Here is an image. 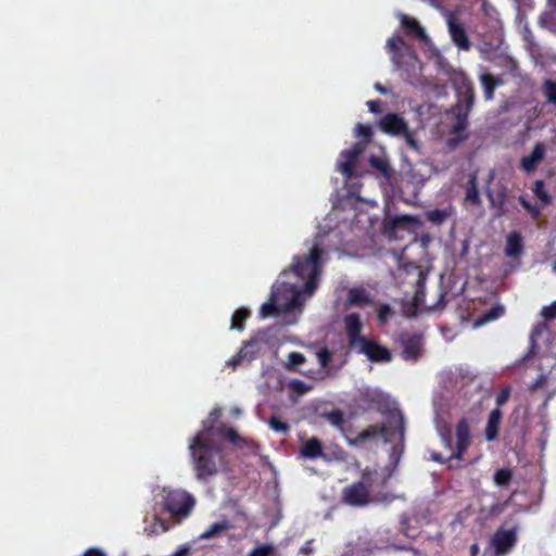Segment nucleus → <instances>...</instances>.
<instances>
[{"instance_id": "1", "label": "nucleus", "mask_w": 556, "mask_h": 556, "mask_svg": "<svg viewBox=\"0 0 556 556\" xmlns=\"http://www.w3.org/2000/svg\"><path fill=\"white\" fill-rule=\"evenodd\" d=\"M325 250L319 243H314L308 253L303 256H294L290 271L303 280V288L293 287L292 298L286 305L287 309L301 307L306 298L313 295L318 286L321 274V256Z\"/></svg>"}, {"instance_id": "2", "label": "nucleus", "mask_w": 556, "mask_h": 556, "mask_svg": "<svg viewBox=\"0 0 556 556\" xmlns=\"http://www.w3.org/2000/svg\"><path fill=\"white\" fill-rule=\"evenodd\" d=\"M212 429V424L204 425L203 429L192 438L189 444L195 477L204 482L216 476L220 466L224 465L223 448L210 439Z\"/></svg>"}, {"instance_id": "3", "label": "nucleus", "mask_w": 556, "mask_h": 556, "mask_svg": "<svg viewBox=\"0 0 556 556\" xmlns=\"http://www.w3.org/2000/svg\"><path fill=\"white\" fill-rule=\"evenodd\" d=\"M380 479L377 470L366 468L363 470L361 480L345 486L341 493V500L344 504L352 507H364L371 502L370 491Z\"/></svg>"}, {"instance_id": "4", "label": "nucleus", "mask_w": 556, "mask_h": 556, "mask_svg": "<svg viewBox=\"0 0 556 556\" xmlns=\"http://www.w3.org/2000/svg\"><path fill=\"white\" fill-rule=\"evenodd\" d=\"M195 505L194 497L184 490H163L161 506L177 521L190 516Z\"/></svg>"}, {"instance_id": "5", "label": "nucleus", "mask_w": 556, "mask_h": 556, "mask_svg": "<svg viewBox=\"0 0 556 556\" xmlns=\"http://www.w3.org/2000/svg\"><path fill=\"white\" fill-rule=\"evenodd\" d=\"M456 444L450 457L445 458L441 453H431V459L439 464H447L453 460H463L471 445L470 426L466 417L460 418L455 427Z\"/></svg>"}, {"instance_id": "6", "label": "nucleus", "mask_w": 556, "mask_h": 556, "mask_svg": "<svg viewBox=\"0 0 556 556\" xmlns=\"http://www.w3.org/2000/svg\"><path fill=\"white\" fill-rule=\"evenodd\" d=\"M390 422L394 425L393 430H389V428L383 424L372 425L361 431L356 437V441L365 442L377 435H381L386 442H391L395 432L399 433L400 439H403L405 432V419L403 414L400 410L392 413L390 416Z\"/></svg>"}, {"instance_id": "7", "label": "nucleus", "mask_w": 556, "mask_h": 556, "mask_svg": "<svg viewBox=\"0 0 556 556\" xmlns=\"http://www.w3.org/2000/svg\"><path fill=\"white\" fill-rule=\"evenodd\" d=\"M387 49L391 54V60L397 70H407L406 65L418 61L414 50L406 46L401 36H392L387 41Z\"/></svg>"}, {"instance_id": "8", "label": "nucleus", "mask_w": 556, "mask_h": 556, "mask_svg": "<svg viewBox=\"0 0 556 556\" xmlns=\"http://www.w3.org/2000/svg\"><path fill=\"white\" fill-rule=\"evenodd\" d=\"M453 113L455 122L450 130L451 137L447 140V146L451 149L457 148L468 138L467 127L470 112L453 106Z\"/></svg>"}, {"instance_id": "9", "label": "nucleus", "mask_w": 556, "mask_h": 556, "mask_svg": "<svg viewBox=\"0 0 556 556\" xmlns=\"http://www.w3.org/2000/svg\"><path fill=\"white\" fill-rule=\"evenodd\" d=\"M485 194L489 199L490 205L496 211V216L502 217L507 213L506 203L509 195L508 187L498 181L494 188L486 187Z\"/></svg>"}, {"instance_id": "10", "label": "nucleus", "mask_w": 556, "mask_h": 556, "mask_svg": "<svg viewBox=\"0 0 556 556\" xmlns=\"http://www.w3.org/2000/svg\"><path fill=\"white\" fill-rule=\"evenodd\" d=\"M358 353L364 354L371 362L388 363L392 359L391 352L376 341L364 339L356 348Z\"/></svg>"}, {"instance_id": "11", "label": "nucleus", "mask_w": 556, "mask_h": 556, "mask_svg": "<svg viewBox=\"0 0 556 556\" xmlns=\"http://www.w3.org/2000/svg\"><path fill=\"white\" fill-rule=\"evenodd\" d=\"M364 151L363 143H355L351 149L343 150L340 153V159L338 162V168L346 178L352 177L358 156Z\"/></svg>"}, {"instance_id": "12", "label": "nucleus", "mask_w": 556, "mask_h": 556, "mask_svg": "<svg viewBox=\"0 0 556 556\" xmlns=\"http://www.w3.org/2000/svg\"><path fill=\"white\" fill-rule=\"evenodd\" d=\"M268 331L269 329H260L248 341L243 342L239 351L248 363L252 362L257 356L262 344L268 343Z\"/></svg>"}, {"instance_id": "13", "label": "nucleus", "mask_w": 556, "mask_h": 556, "mask_svg": "<svg viewBox=\"0 0 556 556\" xmlns=\"http://www.w3.org/2000/svg\"><path fill=\"white\" fill-rule=\"evenodd\" d=\"M378 126L384 134L391 136H401L408 128L405 119L396 113H387L381 117Z\"/></svg>"}, {"instance_id": "14", "label": "nucleus", "mask_w": 556, "mask_h": 556, "mask_svg": "<svg viewBox=\"0 0 556 556\" xmlns=\"http://www.w3.org/2000/svg\"><path fill=\"white\" fill-rule=\"evenodd\" d=\"M344 325L346 330V336L349 339V346L351 349H356L358 343H361L366 337L361 334L363 324L361 317L356 313L348 314L344 317Z\"/></svg>"}, {"instance_id": "15", "label": "nucleus", "mask_w": 556, "mask_h": 556, "mask_svg": "<svg viewBox=\"0 0 556 556\" xmlns=\"http://www.w3.org/2000/svg\"><path fill=\"white\" fill-rule=\"evenodd\" d=\"M546 154V147L543 142H536L530 152L520 160V168L527 174L533 173L539 164L544 160Z\"/></svg>"}, {"instance_id": "16", "label": "nucleus", "mask_w": 556, "mask_h": 556, "mask_svg": "<svg viewBox=\"0 0 556 556\" xmlns=\"http://www.w3.org/2000/svg\"><path fill=\"white\" fill-rule=\"evenodd\" d=\"M401 342L403 345V357L405 359L416 361L420 356L422 346L421 334H401Z\"/></svg>"}, {"instance_id": "17", "label": "nucleus", "mask_w": 556, "mask_h": 556, "mask_svg": "<svg viewBox=\"0 0 556 556\" xmlns=\"http://www.w3.org/2000/svg\"><path fill=\"white\" fill-rule=\"evenodd\" d=\"M517 536L514 530H497L492 536V544L497 554L507 553L516 543Z\"/></svg>"}, {"instance_id": "18", "label": "nucleus", "mask_w": 556, "mask_h": 556, "mask_svg": "<svg viewBox=\"0 0 556 556\" xmlns=\"http://www.w3.org/2000/svg\"><path fill=\"white\" fill-rule=\"evenodd\" d=\"M458 103L455 108L470 112L475 103V88L470 80L464 79L456 88Z\"/></svg>"}, {"instance_id": "19", "label": "nucleus", "mask_w": 556, "mask_h": 556, "mask_svg": "<svg viewBox=\"0 0 556 556\" xmlns=\"http://www.w3.org/2000/svg\"><path fill=\"white\" fill-rule=\"evenodd\" d=\"M448 31L454 45L464 51H469L471 48L470 40L467 36L466 29L463 24L456 23L453 20L448 21Z\"/></svg>"}, {"instance_id": "20", "label": "nucleus", "mask_w": 556, "mask_h": 556, "mask_svg": "<svg viewBox=\"0 0 556 556\" xmlns=\"http://www.w3.org/2000/svg\"><path fill=\"white\" fill-rule=\"evenodd\" d=\"M400 22L406 35L417 38L420 41L428 40L426 30L416 18L406 14H401Z\"/></svg>"}, {"instance_id": "21", "label": "nucleus", "mask_w": 556, "mask_h": 556, "mask_svg": "<svg viewBox=\"0 0 556 556\" xmlns=\"http://www.w3.org/2000/svg\"><path fill=\"white\" fill-rule=\"evenodd\" d=\"M418 223L417 218L410 215L395 216L384 220V230L389 236H395L399 229H407Z\"/></svg>"}, {"instance_id": "22", "label": "nucleus", "mask_w": 556, "mask_h": 556, "mask_svg": "<svg viewBox=\"0 0 556 556\" xmlns=\"http://www.w3.org/2000/svg\"><path fill=\"white\" fill-rule=\"evenodd\" d=\"M502 418L503 413L498 407L491 410L485 426V439L488 441L491 442L497 438Z\"/></svg>"}, {"instance_id": "23", "label": "nucleus", "mask_w": 556, "mask_h": 556, "mask_svg": "<svg viewBox=\"0 0 556 556\" xmlns=\"http://www.w3.org/2000/svg\"><path fill=\"white\" fill-rule=\"evenodd\" d=\"M480 83L483 88V96L486 101H490L494 98L495 89L503 85V79L497 76H493L490 73H483L479 77Z\"/></svg>"}, {"instance_id": "24", "label": "nucleus", "mask_w": 556, "mask_h": 556, "mask_svg": "<svg viewBox=\"0 0 556 556\" xmlns=\"http://www.w3.org/2000/svg\"><path fill=\"white\" fill-rule=\"evenodd\" d=\"M300 454L304 458L315 459L324 455V448L319 439L313 437L305 441L300 448Z\"/></svg>"}, {"instance_id": "25", "label": "nucleus", "mask_w": 556, "mask_h": 556, "mask_svg": "<svg viewBox=\"0 0 556 556\" xmlns=\"http://www.w3.org/2000/svg\"><path fill=\"white\" fill-rule=\"evenodd\" d=\"M523 251L522 238L518 231L510 232L506 238L505 255L508 257H518Z\"/></svg>"}, {"instance_id": "26", "label": "nucleus", "mask_w": 556, "mask_h": 556, "mask_svg": "<svg viewBox=\"0 0 556 556\" xmlns=\"http://www.w3.org/2000/svg\"><path fill=\"white\" fill-rule=\"evenodd\" d=\"M465 201L473 206H479L481 204L476 174H471L468 178Z\"/></svg>"}, {"instance_id": "27", "label": "nucleus", "mask_w": 556, "mask_h": 556, "mask_svg": "<svg viewBox=\"0 0 556 556\" xmlns=\"http://www.w3.org/2000/svg\"><path fill=\"white\" fill-rule=\"evenodd\" d=\"M348 302L353 306H363L370 304L371 299L363 288H352L348 292Z\"/></svg>"}, {"instance_id": "28", "label": "nucleus", "mask_w": 556, "mask_h": 556, "mask_svg": "<svg viewBox=\"0 0 556 556\" xmlns=\"http://www.w3.org/2000/svg\"><path fill=\"white\" fill-rule=\"evenodd\" d=\"M437 431L441 439L443 446L450 451L455 448L452 440V428L451 425L445 420H439L437 422Z\"/></svg>"}, {"instance_id": "29", "label": "nucleus", "mask_w": 556, "mask_h": 556, "mask_svg": "<svg viewBox=\"0 0 556 556\" xmlns=\"http://www.w3.org/2000/svg\"><path fill=\"white\" fill-rule=\"evenodd\" d=\"M231 528L228 520H223L211 525L204 532L199 535L200 540H210L222 534Z\"/></svg>"}, {"instance_id": "30", "label": "nucleus", "mask_w": 556, "mask_h": 556, "mask_svg": "<svg viewBox=\"0 0 556 556\" xmlns=\"http://www.w3.org/2000/svg\"><path fill=\"white\" fill-rule=\"evenodd\" d=\"M369 164L372 168L377 169L384 178L390 179L393 174L389 162L384 157L371 155L369 157Z\"/></svg>"}, {"instance_id": "31", "label": "nucleus", "mask_w": 556, "mask_h": 556, "mask_svg": "<svg viewBox=\"0 0 556 556\" xmlns=\"http://www.w3.org/2000/svg\"><path fill=\"white\" fill-rule=\"evenodd\" d=\"M250 315L251 312L248 308L241 307L236 309L231 317L230 328L232 330L242 331Z\"/></svg>"}, {"instance_id": "32", "label": "nucleus", "mask_w": 556, "mask_h": 556, "mask_svg": "<svg viewBox=\"0 0 556 556\" xmlns=\"http://www.w3.org/2000/svg\"><path fill=\"white\" fill-rule=\"evenodd\" d=\"M354 135L356 138L361 139L358 143H363L365 149L372 138L371 126L357 123L354 128Z\"/></svg>"}, {"instance_id": "33", "label": "nucleus", "mask_w": 556, "mask_h": 556, "mask_svg": "<svg viewBox=\"0 0 556 556\" xmlns=\"http://www.w3.org/2000/svg\"><path fill=\"white\" fill-rule=\"evenodd\" d=\"M451 213L445 208H434L426 212V219L433 225L443 224Z\"/></svg>"}, {"instance_id": "34", "label": "nucleus", "mask_w": 556, "mask_h": 556, "mask_svg": "<svg viewBox=\"0 0 556 556\" xmlns=\"http://www.w3.org/2000/svg\"><path fill=\"white\" fill-rule=\"evenodd\" d=\"M504 312L505 309L502 305H494L479 317L477 324L483 325L485 323L496 320L497 318L503 316Z\"/></svg>"}, {"instance_id": "35", "label": "nucleus", "mask_w": 556, "mask_h": 556, "mask_svg": "<svg viewBox=\"0 0 556 556\" xmlns=\"http://www.w3.org/2000/svg\"><path fill=\"white\" fill-rule=\"evenodd\" d=\"M513 470L509 468L497 469L493 476V481L498 486H506L513 480Z\"/></svg>"}, {"instance_id": "36", "label": "nucleus", "mask_w": 556, "mask_h": 556, "mask_svg": "<svg viewBox=\"0 0 556 556\" xmlns=\"http://www.w3.org/2000/svg\"><path fill=\"white\" fill-rule=\"evenodd\" d=\"M532 191L534 193V195L544 204H549L551 203V195L549 193L547 192L546 188H545V184L543 180L539 179V180H535L534 185H533V188H532Z\"/></svg>"}, {"instance_id": "37", "label": "nucleus", "mask_w": 556, "mask_h": 556, "mask_svg": "<svg viewBox=\"0 0 556 556\" xmlns=\"http://www.w3.org/2000/svg\"><path fill=\"white\" fill-rule=\"evenodd\" d=\"M542 88L546 101L556 108V81L546 79Z\"/></svg>"}, {"instance_id": "38", "label": "nucleus", "mask_w": 556, "mask_h": 556, "mask_svg": "<svg viewBox=\"0 0 556 556\" xmlns=\"http://www.w3.org/2000/svg\"><path fill=\"white\" fill-rule=\"evenodd\" d=\"M279 309H278V306H277V301H276V296H275V293L273 292L271 293V296H270V300L267 301L266 303H264L262 306H261V309H260V314L262 317H268V316H271L274 315L275 313H278Z\"/></svg>"}, {"instance_id": "39", "label": "nucleus", "mask_w": 556, "mask_h": 556, "mask_svg": "<svg viewBox=\"0 0 556 556\" xmlns=\"http://www.w3.org/2000/svg\"><path fill=\"white\" fill-rule=\"evenodd\" d=\"M268 426L278 433L287 434L290 430V426L286 421L280 420L277 416H271L268 419Z\"/></svg>"}, {"instance_id": "40", "label": "nucleus", "mask_w": 556, "mask_h": 556, "mask_svg": "<svg viewBox=\"0 0 556 556\" xmlns=\"http://www.w3.org/2000/svg\"><path fill=\"white\" fill-rule=\"evenodd\" d=\"M157 528L161 529L162 532H166L168 531L169 527L167 525V522L165 520H163L162 518L155 516L154 517V523L150 527H146L144 528V532L148 534V535H153V534H156L157 533Z\"/></svg>"}, {"instance_id": "41", "label": "nucleus", "mask_w": 556, "mask_h": 556, "mask_svg": "<svg viewBox=\"0 0 556 556\" xmlns=\"http://www.w3.org/2000/svg\"><path fill=\"white\" fill-rule=\"evenodd\" d=\"M326 418L332 426L337 428H342L345 422L344 414L340 409L331 410L326 415Z\"/></svg>"}, {"instance_id": "42", "label": "nucleus", "mask_w": 556, "mask_h": 556, "mask_svg": "<svg viewBox=\"0 0 556 556\" xmlns=\"http://www.w3.org/2000/svg\"><path fill=\"white\" fill-rule=\"evenodd\" d=\"M220 433L224 438H226L229 442L235 445H238L243 441L240 434L233 428H223Z\"/></svg>"}, {"instance_id": "43", "label": "nucleus", "mask_w": 556, "mask_h": 556, "mask_svg": "<svg viewBox=\"0 0 556 556\" xmlns=\"http://www.w3.org/2000/svg\"><path fill=\"white\" fill-rule=\"evenodd\" d=\"M274 553L271 544H261L254 547L248 556H270Z\"/></svg>"}, {"instance_id": "44", "label": "nucleus", "mask_w": 556, "mask_h": 556, "mask_svg": "<svg viewBox=\"0 0 556 556\" xmlns=\"http://www.w3.org/2000/svg\"><path fill=\"white\" fill-rule=\"evenodd\" d=\"M316 356H317L319 365L323 368L328 367V365L330 364L331 358H332V354L328 348H323V349L318 350V352L316 353Z\"/></svg>"}, {"instance_id": "45", "label": "nucleus", "mask_w": 556, "mask_h": 556, "mask_svg": "<svg viewBox=\"0 0 556 556\" xmlns=\"http://www.w3.org/2000/svg\"><path fill=\"white\" fill-rule=\"evenodd\" d=\"M290 389L296 392L298 394L302 395L312 390L311 386H307L305 382L301 380H292L289 384Z\"/></svg>"}, {"instance_id": "46", "label": "nucleus", "mask_w": 556, "mask_h": 556, "mask_svg": "<svg viewBox=\"0 0 556 556\" xmlns=\"http://www.w3.org/2000/svg\"><path fill=\"white\" fill-rule=\"evenodd\" d=\"M511 389L509 386L503 388L496 396V407L501 409V407L507 403L510 396Z\"/></svg>"}, {"instance_id": "47", "label": "nucleus", "mask_w": 556, "mask_h": 556, "mask_svg": "<svg viewBox=\"0 0 556 556\" xmlns=\"http://www.w3.org/2000/svg\"><path fill=\"white\" fill-rule=\"evenodd\" d=\"M541 315L546 320L555 319L556 318V301H554L553 303H551L547 306H544L542 308Z\"/></svg>"}, {"instance_id": "48", "label": "nucleus", "mask_w": 556, "mask_h": 556, "mask_svg": "<svg viewBox=\"0 0 556 556\" xmlns=\"http://www.w3.org/2000/svg\"><path fill=\"white\" fill-rule=\"evenodd\" d=\"M401 136L405 138V141L410 149L416 151L419 150L418 141L416 140L409 127L407 128L406 132H403Z\"/></svg>"}, {"instance_id": "49", "label": "nucleus", "mask_w": 556, "mask_h": 556, "mask_svg": "<svg viewBox=\"0 0 556 556\" xmlns=\"http://www.w3.org/2000/svg\"><path fill=\"white\" fill-rule=\"evenodd\" d=\"M425 285V278L422 277V274L420 273L419 279L417 281V291L414 296V305L418 306L421 303V296H424L422 288Z\"/></svg>"}, {"instance_id": "50", "label": "nucleus", "mask_w": 556, "mask_h": 556, "mask_svg": "<svg viewBox=\"0 0 556 556\" xmlns=\"http://www.w3.org/2000/svg\"><path fill=\"white\" fill-rule=\"evenodd\" d=\"M290 366H299L305 362V356L300 352H291L288 356Z\"/></svg>"}, {"instance_id": "51", "label": "nucleus", "mask_w": 556, "mask_h": 556, "mask_svg": "<svg viewBox=\"0 0 556 556\" xmlns=\"http://www.w3.org/2000/svg\"><path fill=\"white\" fill-rule=\"evenodd\" d=\"M392 315V308L388 304H382L378 308V319L380 323L387 321L389 316Z\"/></svg>"}, {"instance_id": "52", "label": "nucleus", "mask_w": 556, "mask_h": 556, "mask_svg": "<svg viewBox=\"0 0 556 556\" xmlns=\"http://www.w3.org/2000/svg\"><path fill=\"white\" fill-rule=\"evenodd\" d=\"M366 104L368 106V110L374 114H379L382 111L380 100H369L367 101Z\"/></svg>"}, {"instance_id": "53", "label": "nucleus", "mask_w": 556, "mask_h": 556, "mask_svg": "<svg viewBox=\"0 0 556 556\" xmlns=\"http://www.w3.org/2000/svg\"><path fill=\"white\" fill-rule=\"evenodd\" d=\"M242 362H247L245 357H243L242 353L239 351L236 355H233L227 364L231 366L232 368H236L238 365H240Z\"/></svg>"}, {"instance_id": "54", "label": "nucleus", "mask_w": 556, "mask_h": 556, "mask_svg": "<svg viewBox=\"0 0 556 556\" xmlns=\"http://www.w3.org/2000/svg\"><path fill=\"white\" fill-rule=\"evenodd\" d=\"M546 383H547V376L546 375H540L534 380L531 389L532 390L542 389V388H544L546 386Z\"/></svg>"}, {"instance_id": "55", "label": "nucleus", "mask_w": 556, "mask_h": 556, "mask_svg": "<svg viewBox=\"0 0 556 556\" xmlns=\"http://www.w3.org/2000/svg\"><path fill=\"white\" fill-rule=\"evenodd\" d=\"M83 556H106L105 553L97 547L88 548Z\"/></svg>"}, {"instance_id": "56", "label": "nucleus", "mask_w": 556, "mask_h": 556, "mask_svg": "<svg viewBox=\"0 0 556 556\" xmlns=\"http://www.w3.org/2000/svg\"><path fill=\"white\" fill-rule=\"evenodd\" d=\"M190 552V548L186 545L180 546L172 556H187Z\"/></svg>"}, {"instance_id": "57", "label": "nucleus", "mask_w": 556, "mask_h": 556, "mask_svg": "<svg viewBox=\"0 0 556 556\" xmlns=\"http://www.w3.org/2000/svg\"><path fill=\"white\" fill-rule=\"evenodd\" d=\"M519 203L527 211H529L531 208V206H532V204L522 195L519 197Z\"/></svg>"}, {"instance_id": "58", "label": "nucleus", "mask_w": 556, "mask_h": 556, "mask_svg": "<svg viewBox=\"0 0 556 556\" xmlns=\"http://www.w3.org/2000/svg\"><path fill=\"white\" fill-rule=\"evenodd\" d=\"M506 506V504H495L491 507V513L492 514H500L501 511H503L504 507Z\"/></svg>"}, {"instance_id": "59", "label": "nucleus", "mask_w": 556, "mask_h": 556, "mask_svg": "<svg viewBox=\"0 0 556 556\" xmlns=\"http://www.w3.org/2000/svg\"><path fill=\"white\" fill-rule=\"evenodd\" d=\"M374 88H375L378 92L383 93V94L388 93V91H389V90H388V88H386V87H384L382 84H380V83H376V84L374 85Z\"/></svg>"}, {"instance_id": "60", "label": "nucleus", "mask_w": 556, "mask_h": 556, "mask_svg": "<svg viewBox=\"0 0 556 556\" xmlns=\"http://www.w3.org/2000/svg\"><path fill=\"white\" fill-rule=\"evenodd\" d=\"M528 213L533 217V218H538L539 215H540V210L538 206L535 205H532L531 208L528 211Z\"/></svg>"}, {"instance_id": "61", "label": "nucleus", "mask_w": 556, "mask_h": 556, "mask_svg": "<svg viewBox=\"0 0 556 556\" xmlns=\"http://www.w3.org/2000/svg\"><path fill=\"white\" fill-rule=\"evenodd\" d=\"M479 552H480V548H479L478 544L475 543L470 546V555L471 556H477L479 554Z\"/></svg>"}, {"instance_id": "62", "label": "nucleus", "mask_w": 556, "mask_h": 556, "mask_svg": "<svg viewBox=\"0 0 556 556\" xmlns=\"http://www.w3.org/2000/svg\"><path fill=\"white\" fill-rule=\"evenodd\" d=\"M220 415V412L218 409H214L212 413H211V417L213 418H218V416Z\"/></svg>"}, {"instance_id": "63", "label": "nucleus", "mask_w": 556, "mask_h": 556, "mask_svg": "<svg viewBox=\"0 0 556 556\" xmlns=\"http://www.w3.org/2000/svg\"><path fill=\"white\" fill-rule=\"evenodd\" d=\"M494 176H495L494 170H491L489 173L488 184H490L494 179Z\"/></svg>"}, {"instance_id": "64", "label": "nucleus", "mask_w": 556, "mask_h": 556, "mask_svg": "<svg viewBox=\"0 0 556 556\" xmlns=\"http://www.w3.org/2000/svg\"><path fill=\"white\" fill-rule=\"evenodd\" d=\"M386 482H387V479H386V478L381 479V483H380V485H381V486H383V485L386 484Z\"/></svg>"}]
</instances>
